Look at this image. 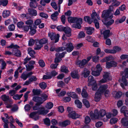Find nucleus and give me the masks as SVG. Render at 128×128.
<instances>
[{
	"instance_id": "49",
	"label": "nucleus",
	"mask_w": 128,
	"mask_h": 128,
	"mask_svg": "<svg viewBox=\"0 0 128 128\" xmlns=\"http://www.w3.org/2000/svg\"><path fill=\"white\" fill-rule=\"evenodd\" d=\"M53 106V104L52 102H50L46 104V107L48 109H50Z\"/></svg>"
},
{
	"instance_id": "21",
	"label": "nucleus",
	"mask_w": 128,
	"mask_h": 128,
	"mask_svg": "<svg viewBox=\"0 0 128 128\" xmlns=\"http://www.w3.org/2000/svg\"><path fill=\"white\" fill-rule=\"evenodd\" d=\"M90 72L89 70H88L86 68H84L83 71L82 72V74L84 78H86L89 76Z\"/></svg>"
},
{
	"instance_id": "24",
	"label": "nucleus",
	"mask_w": 128,
	"mask_h": 128,
	"mask_svg": "<svg viewBox=\"0 0 128 128\" xmlns=\"http://www.w3.org/2000/svg\"><path fill=\"white\" fill-rule=\"evenodd\" d=\"M86 32L87 34H88L90 35L94 32V28L89 27L86 28Z\"/></svg>"
},
{
	"instance_id": "9",
	"label": "nucleus",
	"mask_w": 128,
	"mask_h": 128,
	"mask_svg": "<svg viewBox=\"0 0 128 128\" xmlns=\"http://www.w3.org/2000/svg\"><path fill=\"white\" fill-rule=\"evenodd\" d=\"M38 112L34 111L31 112L30 114V116L31 118L34 119L35 120H37L39 118Z\"/></svg>"
},
{
	"instance_id": "52",
	"label": "nucleus",
	"mask_w": 128,
	"mask_h": 128,
	"mask_svg": "<svg viewBox=\"0 0 128 128\" xmlns=\"http://www.w3.org/2000/svg\"><path fill=\"white\" fill-rule=\"evenodd\" d=\"M39 86L41 88L44 89L46 88V85L45 82H42L40 83Z\"/></svg>"
},
{
	"instance_id": "56",
	"label": "nucleus",
	"mask_w": 128,
	"mask_h": 128,
	"mask_svg": "<svg viewBox=\"0 0 128 128\" xmlns=\"http://www.w3.org/2000/svg\"><path fill=\"white\" fill-rule=\"evenodd\" d=\"M76 18V17L73 18L70 17L68 18V22L71 23H74L75 22Z\"/></svg>"
},
{
	"instance_id": "6",
	"label": "nucleus",
	"mask_w": 128,
	"mask_h": 128,
	"mask_svg": "<svg viewBox=\"0 0 128 128\" xmlns=\"http://www.w3.org/2000/svg\"><path fill=\"white\" fill-rule=\"evenodd\" d=\"M37 112L38 114L45 115L48 112V110H45L44 107H40L39 108V110Z\"/></svg>"
},
{
	"instance_id": "45",
	"label": "nucleus",
	"mask_w": 128,
	"mask_h": 128,
	"mask_svg": "<svg viewBox=\"0 0 128 128\" xmlns=\"http://www.w3.org/2000/svg\"><path fill=\"white\" fill-rule=\"evenodd\" d=\"M26 70L28 71H30L34 68V66L33 65H30L28 64L26 66Z\"/></svg>"
},
{
	"instance_id": "5",
	"label": "nucleus",
	"mask_w": 128,
	"mask_h": 128,
	"mask_svg": "<svg viewBox=\"0 0 128 128\" xmlns=\"http://www.w3.org/2000/svg\"><path fill=\"white\" fill-rule=\"evenodd\" d=\"M32 100L37 102L36 104V105H40L43 103L42 99L41 97L34 96Z\"/></svg>"
},
{
	"instance_id": "2",
	"label": "nucleus",
	"mask_w": 128,
	"mask_h": 128,
	"mask_svg": "<svg viewBox=\"0 0 128 128\" xmlns=\"http://www.w3.org/2000/svg\"><path fill=\"white\" fill-rule=\"evenodd\" d=\"M121 74H124L122 77V80L125 86H127L128 82L126 78H128V68H126L124 72H121Z\"/></svg>"
},
{
	"instance_id": "15",
	"label": "nucleus",
	"mask_w": 128,
	"mask_h": 128,
	"mask_svg": "<svg viewBox=\"0 0 128 128\" xmlns=\"http://www.w3.org/2000/svg\"><path fill=\"white\" fill-rule=\"evenodd\" d=\"M91 17L92 18V20H100V18L98 15V14L96 12H94L92 13L91 15Z\"/></svg>"
},
{
	"instance_id": "41",
	"label": "nucleus",
	"mask_w": 128,
	"mask_h": 128,
	"mask_svg": "<svg viewBox=\"0 0 128 128\" xmlns=\"http://www.w3.org/2000/svg\"><path fill=\"white\" fill-rule=\"evenodd\" d=\"M99 118V116L103 117L106 114V112L105 110H102L98 112Z\"/></svg>"
},
{
	"instance_id": "17",
	"label": "nucleus",
	"mask_w": 128,
	"mask_h": 128,
	"mask_svg": "<svg viewBox=\"0 0 128 128\" xmlns=\"http://www.w3.org/2000/svg\"><path fill=\"white\" fill-rule=\"evenodd\" d=\"M110 13V12L109 11L104 10L103 12L102 17V18H104L105 19H106L109 17Z\"/></svg>"
},
{
	"instance_id": "40",
	"label": "nucleus",
	"mask_w": 128,
	"mask_h": 128,
	"mask_svg": "<svg viewBox=\"0 0 128 128\" xmlns=\"http://www.w3.org/2000/svg\"><path fill=\"white\" fill-rule=\"evenodd\" d=\"M120 48L118 46H116L114 47L112 50V54H115L116 52L120 50Z\"/></svg>"
},
{
	"instance_id": "28",
	"label": "nucleus",
	"mask_w": 128,
	"mask_h": 128,
	"mask_svg": "<svg viewBox=\"0 0 128 128\" xmlns=\"http://www.w3.org/2000/svg\"><path fill=\"white\" fill-rule=\"evenodd\" d=\"M88 81L89 82L88 84V86H90L91 84L94 82V81H96L94 80L93 77L92 76H90L88 77Z\"/></svg>"
},
{
	"instance_id": "18",
	"label": "nucleus",
	"mask_w": 128,
	"mask_h": 128,
	"mask_svg": "<svg viewBox=\"0 0 128 128\" xmlns=\"http://www.w3.org/2000/svg\"><path fill=\"white\" fill-rule=\"evenodd\" d=\"M103 78H106L108 80H111L112 78L110 74L108 72H104L103 74Z\"/></svg>"
},
{
	"instance_id": "59",
	"label": "nucleus",
	"mask_w": 128,
	"mask_h": 128,
	"mask_svg": "<svg viewBox=\"0 0 128 128\" xmlns=\"http://www.w3.org/2000/svg\"><path fill=\"white\" fill-rule=\"evenodd\" d=\"M15 28V26L13 24H10L8 27V30L10 31H14V30Z\"/></svg>"
},
{
	"instance_id": "16",
	"label": "nucleus",
	"mask_w": 128,
	"mask_h": 128,
	"mask_svg": "<svg viewBox=\"0 0 128 128\" xmlns=\"http://www.w3.org/2000/svg\"><path fill=\"white\" fill-rule=\"evenodd\" d=\"M36 26L34 25L30 27V34L31 35H33L35 34L36 32Z\"/></svg>"
},
{
	"instance_id": "26",
	"label": "nucleus",
	"mask_w": 128,
	"mask_h": 128,
	"mask_svg": "<svg viewBox=\"0 0 128 128\" xmlns=\"http://www.w3.org/2000/svg\"><path fill=\"white\" fill-rule=\"evenodd\" d=\"M121 122L122 125L125 126H128V120L127 118H124L121 120Z\"/></svg>"
},
{
	"instance_id": "62",
	"label": "nucleus",
	"mask_w": 128,
	"mask_h": 128,
	"mask_svg": "<svg viewBox=\"0 0 128 128\" xmlns=\"http://www.w3.org/2000/svg\"><path fill=\"white\" fill-rule=\"evenodd\" d=\"M41 98L42 99V100L44 102V101L47 99L48 96L46 94H42L41 95Z\"/></svg>"
},
{
	"instance_id": "1",
	"label": "nucleus",
	"mask_w": 128,
	"mask_h": 128,
	"mask_svg": "<svg viewBox=\"0 0 128 128\" xmlns=\"http://www.w3.org/2000/svg\"><path fill=\"white\" fill-rule=\"evenodd\" d=\"M8 48H13L12 53L16 56L19 57L21 56V54L20 51L17 49L20 48L17 45H14L12 44Z\"/></svg>"
},
{
	"instance_id": "4",
	"label": "nucleus",
	"mask_w": 128,
	"mask_h": 128,
	"mask_svg": "<svg viewBox=\"0 0 128 128\" xmlns=\"http://www.w3.org/2000/svg\"><path fill=\"white\" fill-rule=\"evenodd\" d=\"M90 114L92 120H94L99 118L98 112L97 110H95L94 113L92 112H90Z\"/></svg>"
},
{
	"instance_id": "36",
	"label": "nucleus",
	"mask_w": 128,
	"mask_h": 128,
	"mask_svg": "<svg viewBox=\"0 0 128 128\" xmlns=\"http://www.w3.org/2000/svg\"><path fill=\"white\" fill-rule=\"evenodd\" d=\"M25 23L26 25H29V26H32V25L33 24V21L32 19H30L27 20L25 22Z\"/></svg>"
},
{
	"instance_id": "64",
	"label": "nucleus",
	"mask_w": 128,
	"mask_h": 128,
	"mask_svg": "<svg viewBox=\"0 0 128 128\" xmlns=\"http://www.w3.org/2000/svg\"><path fill=\"white\" fill-rule=\"evenodd\" d=\"M29 79L31 82H32L36 81L37 80V78L36 76H32Z\"/></svg>"
},
{
	"instance_id": "19",
	"label": "nucleus",
	"mask_w": 128,
	"mask_h": 128,
	"mask_svg": "<svg viewBox=\"0 0 128 128\" xmlns=\"http://www.w3.org/2000/svg\"><path fill=\"white\" fill-rule=\"evenodd\" d=\"M68 116L72 118L73 119H75L78 117V114L75 113V112L74 111H72L68 114Z\"/></svg>"
},
{
	"instance_id": "32",
	"label": "nucleus",
	"mask_w": 128,
	"mask_h": 128,
	"mask_svg": "<svg viewBox=\"0 0 128 128\" xmlns=\"http://www.w3.org/2000/svg\"><path fill=\"white\" fill-rule=\"evenodd\" d=\"M36 46H35L34 48V50H39L40 49L42 46V45L40 44L39 41L36 42Z\"/></svg>"
},
{
	"instance_id": "13",
	"label": "nucleus",
	"mask_w": 128,
	"mask_h": 128,
	"mask_svg": "<svg viewBox=\"0 0 128 128\" xmlns=\"http://www.w3.org/2000/svg\"><path fill=\"white\" fill-rule=\"evenodd\" d=\"M70 121L68 120H66L62 122H58L59 125L62 127H65L70 124Z\"/></svg>"
},
{
	"instance_id": "27",
	"label": "nucleus",
	"mask_w": 128,
	"mask_h": 128,
	"mask_svg": "<svg viewBox=\"0 0 128 128\" xmlns=\"http://www.w3.org/2000/svg\"><path fill=\"white\" fill-rule=\"evenodd\" d=\"M28 11L30 14L32 16H35L37 15V12L34 9L29 8L28 9Z\"/></svg>"
},
{
	"instance_id": "31",
	"label": "nucleus",
	"mask_w": 128,
	"mask_h": 128,
	"mask_svg": "<svg viewBox=\"0 0 128 128\" xmlns=\"http://www.w3.org/2000/svg\"><path fill=\"white\" fill-rule=\"evenodd\" d=\"M122 94V92H115L113 94V95L116 98H118L121 97Z\"/></svg>"
},
{
	"instance_id": "48",
	"label": "nucleus",
	"mask_w": 128,
	"mask_h": 128,
	"mask_svg": "<svg viewBox=\"0 0 128 128\" xmlns=\"http://www.w3.org/2000/svg\"><path fill=\"white\" fill-rule=\"evenodd\" d=\"M75 103L77 105V107L79 108H81L82 106V103L80 101L78 100L75 101Z\"/></svg>"
},
{
	"instance_id": "29",
	"label": "nucleus",
	"mask_w": 128,
	"mask_h": 128,
	"mask_svg": "<svg viewBox=\"0 0 128 128\" xmlns=\"http://www.w3.org/2000/svg\"><path fill=\"white\" fill-rule=\"evenodd\" d=\"M92 86V90L96 91L98 88L97 84L96 81H94V82L91 84L90 86Z\"/></svg>"
},
{
	"instance_id": "39",
	"label": "nucleus",
	"mask_w": 128,
	"mask_h": 128,
	"mask_svg": "<svg viewBox=\"0 0 128 128\" xmlns=\"http://www.w3.org/2000/svg\"><path fill=\"white\" fill-rule=\"evenodd\" d=\"M8 2V0H0V5H2L3 6H6Z\"/></svg>"
},
{
	"instance_id": "55",
	"label": "nucleus",
	"mask_w": 128,
	"mask_h": 128,
	"mask_svg": "<svg viewBox=\"0 0 128 128\" xmlns=\"http://www.w3.org/2000/svg\"><path fill=\"white\" fill-rule=\"evenodd\" d=\"M82 20L81 18H78L76 17L75 22L76 24H81L82 23Z\"/></svg>"
},
{
	"instance_id": "38",
	"label": "nucleus",
	"mask_w": 128,
	"mask_h": 128,
	"mask_svg": "<svg viewBox=\"0 0 128 128\" xmlns=\"http://www.w3.org/2000/svg\"><path fill=\"white\" fill-rule=\"evenodd\" d=\"M10 14V12L8 10H5L2 13V16L4 18H6Z\"/></svg>"
},
{
	"instance_id": "25",
	"label": "nucleus",
	"mask_w": 128,
	"mask_h": 128,
	"mask_svg": "<svg viewBox=\"0 0 128 128\" xmlns=\"http://www.w3.org/2000/svg\"><path fill=\"white\" fill-rule=\"evenodd\" d=\"M28 53L32 58H34L35 57L34 55L36 52L31 48H28Z\"/></svg>"
},
{
	"instance_id": "47",
	"label": "nucleus",
	"mask_w": 128,
	"mask_h": 128,
	"mask_svg": "<svg viewBox=\"0 0 128 128\" xmlns=\"http://www.w3.org/2000/svg\"><path fill=\"white\" fill-rule=\"evenodd\" d=\"M44 124L46 125L49 126L50 125V122L49 119L48 118H46L44 120Z\"/></svg>"
},
{
	"instance_id": "33",
	"label": "nucleus",
	"mask_w": 128,
	"mask_h": 128,
	"mask_svg": "<svg viewBox=\"0 0 128 128\" xmlns=\"http://www.w3.org/2000/svg\"><path fill=\"white\" fill-rule=\"evenodd\" d=\"M36 2H31L30 3V6L32 8H36L38 6V3Z\"/></svg>"
},
{
	"instance_id": "35",
	"label": "nucleus",
	"mask_w": 128,
	"mask_h": 128,
	"mask_svg": "<svg viewBox=\"0 0 128 128\" xmlns=\"http://www.w3.org/2000/svg\"><path fill=\"white\" fill-rule=\"evenodd\" d=\"M82 102L84 104L87 108H88L90 106V104L88 101L86 99H84L82 100Z\"/></svg>"
},
{
	"instance_id": "30",
	"label": "nucleus",
	"mask_w": 128,
	"mask_h": 128,
	"mask_svg": "<svg viewBox=\"0 0 128 128\" xmlns=\"http://www.w3.org/2000/svg\"><path fill=\"white\" fill-rule=\"evenodd\" d=\"M72 77L74 78H78L79 76L78 74V72L76 71H74L71 74Z\"/></svg>"
},
{
	"instance_id": "57",
	"label": "nucleus",
	"mask_w": 128,
	"mask_h": 128,
	"mask_svg": "<svg viewBox=\"0 0 128 128\" xmlns=\"http://www.w3.org/2000/svg\"><path fill=\"white\" fill-rule=\"evenodd\" d=\"M58 86L63 88L65 85L64 83L62 81H60L58 82Z\"/></svg>"
},
{
	"instance_id": "58",
	"label": "nucleus",
	"mask_w": 128,
	"mask_h": 128,
	"mask_svg": "<svg viewBox=\"0 0 128 128\" xmlns=\"http://www.w3.org/2000/svg\"><path fill=\"white\" fill-rule=\"evenodd\" d=\"M40 16L42 18L45 19H47L48 17V16L47 14L44 12H41L40 14Z\"/></svg>"
},
{
	"instance_id": "22",
	"label": "nucleus",
	"mask_w": 128,
	"mask_h": 128,
	"mask_svg": "<svg viewBox=\"0 0 128 128\" xmlns=\"http://www.w3.org/2000/svg\"><path fill=\"white\" fill-rule=\"evenodd\" d=\"M58 12L56 11L51 14V18L54 21L56 20H57V16L59 14Z\"/></svg>"
},
{
	"instance_id": "12",
	"label": "nucleus",
	"mask_w": 128,
	"mask_h": 128,
	"mask_svg": "<svg viewBox=\"0 0 128 128\" xmlns=\"http://www.w3.org/2000/svg\"><path fill=\"white\" fill-rule=\"evenodd\" d=\"M63 31L67 37H69L71 36V30L68 27H64Z\"/></svg>"
},
{
	"instance_id": "7",
	"label": "nucleus",
	"mask_w": 128,
	"mask_h": 128,
	"mask_svg": "<svg viewBox=\"0 0 128 128\" xmlns=\"http://www.w3.org/2000/svg\"><path fill=\"white\" fill-rule=\"evenodd\" d=\"M87 63V61L86 59H83L82 60H78L76 62V64L81 68H83L85 65Z\"/></svg>"
},
{
	"instance_id": "37",
	"label": "nucleus",
	"mask_w": 128,
	"mask_h": 128,
	"mask_svg": "<svg viewBox=\"0 0 128 128\" xmlns=\"http://www.w3.org/2000/svg\"><path fill=\"white\" fill-rule=\"evenodd\" d=\"M113 57L112 56L107 57L103 59L102 60H101L102 62H106V61L110 60H111L113 59Z\"/></svg>"
},
{
	"instance_id": "51",
	"label": "nucleus",
	"mask_w": 128,
	"mask_h": 128,
	"mask_svg": "<svg viewBox=\"0 0 128 128\" xmlns=\"http://www.w3.org/2000/svg\"><path fill=\"white\" fill-rule=\"evenodd\" d=\"M30 28V27L28 26H24L22 27V30L24 31L27 32L28 31Z\"/></svg>"
},
{
	"instance_id": "44",
	"label": "nucleus",
	"mask_w": 128,
	"mask_h": 128,
	"mask_svg": "<svg viewBox=\"0 0 128 128\" xmlns=\"http://www.w3.org/2000/svg\"><path fill=\"white\" fill-rule=\"evenodd\" d=\"M84 19L85 21L87 22L90 24H91L92 22V20L91 19H90V18L89 16H85L84 17Z\"/></svg>"
},
{
	"instance_id": "8",
	"label": "nucleus",
	"mask_w": 128,
	"mask_h": 128,
	"mask_svg": "<svg viewBox=\"0 0 128 128\" xmlns=\"http://www.w3.org/2000/svg\"><path fill=\"white\" fill-rule=\"evenodd\" d=\"M66 47H65V50L68 52H71L74 49V46L71 43H67L66 45Z\"/></svg>"
},
{
	"instance_id": "11",
	"label": "nucleus",
	"mask_w": 128,
	"mask_h": 128,
	"mask_svg": "<svg viewBox=\"0 0 128 128\" xmlns=\"http://www.w3.org/2000/svg\"><path fill=\"white\" fill-rule=\"evenodd\" d=\"M108 88V85L106 84L101 85L99 87L98 91L102 94Z\"/></svg>"
},
{
	"instance_id": "34",
	"label": "nucleus",
	"mask_w": 128,
	"mask_h": 128,
	"mask_svg": "<svg viewBox=\"0 0 128 128\" xmlns=\"http://www.w3.org/2000/svg\"><path fill=\"white\" fill-rule=\"evenodd\" d=\"M81 94L82 97L84 98H87L88 96V94L86 90L84 89V88L82 89Z\"/></svg>"
},
{
	"instance_id": "46",
	"label": "nucleus",
	"mask_w": 128,
	"mask_h": 128,
	"mask_svg": "<svg viewBox=\"0 0 128 128\" xmlns=\"http://www.w3.org/2000/svg\"><path fill=\"white\" fill-rule=\"evenodd\" d=\"M60 70L62 72L66 73H67L68 72V70L67 69V68L64 66H62L61 67Z\"/></svg>"
},
{
	"instance_id": "61",
	"label": "nucleus",
	"mask_w": 128,
	"mask_h": 128,
	"mask_svg": "<svg viewBox=\"0 0 128 128\" xmlns=\"http://www.w3.org/2000/svg\"><path fill=\"white\" fill-rule=\"evenodd\" d=\"M85 34L83 31L80 32L78 34V37L79 38H84L85 36Z\"/></svg>"
},
{
	"instance_id": "60",
	"label": "nucleus",
	"mask_w": 128,
	"mask_h": 128,
	"mask_svg": "<svg viewBox=\"0 0 128 128\" xmlns=\"http://www.w3.org/2000/svg\"><path fill=\"white\" fill-rule=\"evenodd\" d=\"M81 24L76 23L74 24H73L72 26L73 27L75 28L80 29L81 27V26L80 25Z\"/></svg>"
},
{
	"instance_id": "63",
	"label": "nucleus",
	"mask_w": 128,
	"mask_h": 128,
	"mask_svg": "<svg viewBox=\"0 0 128 128\" xmlns=\"http://www.w3.org/2000/svg\"><path fill=\"white\" fill-rule=\"evenodd\" d=\"M66 48L64 47H59L56 50V51L57 52H59L60 51H62L65 50Z\"/></svg>"
},
{
	"instance_id": "50",
	"label": "nucleus",
	"mask_w": 128,
	"mask_h": 128,
	"mask_svg": "<svg viewBox=\"0 0 128 128\" xmlns=\"http://www.w3.org/2000/svg\"><path fill=\"white\" fill-rule=\"evenodd\" d=\"M91 119L88 116H86L84 118V122L86 124H88L91 121Z\"/></svg>"
},
{
	"instance_id": "42",
	"label": "nucleus",
	"mask_w": 128,
	"mask_h": 128,
	"mask_svg": "<svg viewBox=\"0 0 128 128\" xmlns=\"http://www.w3.org/2000/svg\"><path fill=\"white\" fill-rule=\"evenodd\" d=\"M40 44L42 45L45 44L48 42V40L47 38H44L41 39L39 41Z\"/></svg>"
},
{
	"instance_id": "14",
	"label": "nucleus",
	"mask_w": 128,
	"mask_h": 128,
	"mask_svg": "<svg viewBox=\"0 0 128 128\" xmlns=\"http://www.w3.org/2000/svg\"><path fill=\"white\" fill-rule=\"evenodd\" d=\"M110 31L109 30H106L104 31L103 34L104 36V38L105 39H106L110 36ZM100 33L101 34H102V31L100 30Z\"/></svg>"
},
{
	"instance_id": "23",
	"label": "nucleus",
	"mask_w": 128,
	"mask_h": 128,
	"mask_svg": "<svg viewBox=\"0 0 128 128\" xmlns=\"http://www.w3.org/2000/svg\"><path fill=\"white\" fill-rule=\"evenodd\" d=\"M102 94L98 91L96 93L94 97V99L95 101H98L100 100Z\"/></svg>"
},
{
	"instance_id": "43",
	"label": "nucleus",
	"mask_w": 128,
	"mask_h": 128,
	"mask_svg": "<svg viewBox=\"0 0 128 128\" xmlns=\"http://www.w3.org/2000/svg\"><path fill=\"white\" fill-rule=\"evenodd\" d=\"M32 92L34 95H38L40 94L41 92L40 90L35 89L33 90Z\"/></svg>"
},
{
	"instance_id": "54",
	"label": "nucleus",
	"mask_w": 128,
	"mask_h": 128,
	"mask_svg": "<svg viewBox=\"0 0 128 128\" xmlns=\"http://www.w3.org/2000/svg\"><path fill=\"white\" fill-rule=\"evenodd\" d=\"M100 72L97 70L92 71V74L93 76H98L100 74Z\"/></svg>"
},
{
	"instance_id": "53",
	"label": "nucleus",
	"mask_w": 128,
	"mask_h": 128,
	"mask_svg": "<svg viewBox=\"0 0 128 128\" xmlns=\"http://www.w3.org/2000/svg\"><path fill=\"white\" fill-rule=\"evenodd\" d=\"M0 62H2L1 64L2 66V67L1 68L2 69H4L5 67L6 66V63L5 61L3 59L0 60Z\"/></svg>"
},
{
	"instance_id": "3",
	"label": "nucleus",
	"mask_w": 128,
	"mask_h": 128,
	"mask_svg": "<svg viewBox=\"0 0 128 128\" xmlns=\"http://www.w3.org/2000/svg\"><path fill=\"white\" fill-rule=\"evenodd\" d=\"M48 36L50 37L51 40H55V43L58 42L59 40L60 36L59 34L56 35L55 33L49 32L48 34Z\"/></svg>"
},
{
	"instance_id": "20",
	"label": "nucleus",
	"mask_w": 128,
	"mask_h": 128,
	"mask_svg": "<svg viewBox=\"0 0 128 128\" xmlns=\"http://www.w3.org/2000/svg\"><path fill=\"white\" fill-rule=\"evenodd\" d=\"M66 94L68 96L71 97L73 98L76 99L78 98V95L75 93L74 92H67Z\"/></svg>"
},
{
	"instance_id": "10",
	"label": "nucleus",
	"mask_w": 128,
	"mask_h": 128,
	"mask_svg": "<svg viewBox=\"0 0 128 128\" xmlns=\"http://www.w3.org/2000/svg\"><path fill=\"white\" fill-rule=\"evenodd\" d=\"M2 98L4 102H8L10 104L12 103V101L10 99L9 96H6V94L3 95L2 96Z\"/></svg>"
}]
</instances>
